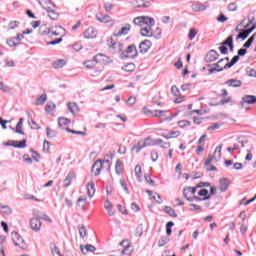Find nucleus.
<instances>
[{
    "mask_svg": "<svg viewBox=\"0 0 256 256\" xmlns=\"http://www.w3.org/2000/svg\"><path fill=\"white\" fill-rule=\"evenodd\" d=\"M160 143H163L162 139L152 140L151 137H147L146 139L139 141L136 145H134L132 147V151H136V153H139L141 149H145V147L160 145Z\"/></svg>",
    "mask_w": 256,
    "mask_h": 256,
    "instance_id": "f257e3e1",
    "label": "nucleus"
},
{
    "mask_svg": "<svg viewBox=\"0 0 256 256\" xmlns=\"http://www.w3.org/2000/svg\"><path fill=\"white\" fill-rule=\"evenodd\" d=\"M111 167V164L109 163V160H97L93 165H92V173H94L95 177H97L98 175L101 174V169H103V167Z\"/></svg>",
    "mask_w": 256,
    "mask_h": 256,
    "instance_id": "f03ea898",
    "label": "nucleus"
},
{
    "mask_svg": "<svg viewBox=\"0 0 256 256\" xmlns=\"http://www.w3.org/2000/svg\"><path fill=\"white\" fill-rule=\"evenodd\" d=\"M109 51L112 54L115 53H122L123 54V49L124 45L121 42H110L108 43Z\"/></svg>",
    "mask_w": 256,
    "mask_h": 256,
    "instance_id": "7ed1b4c3",
    "label": "nucleus"
},
{
    "mask_svg": "<svg viewBox=\"0 0 256 256\" xmlns=\"http://www.w3.org/2000/svg\"><path fill=\"white\" fill-rule=\"evenodd\" d=\"M11 237H12V241H13L14 245H16V247H19L20 249L25 248V240L23 239V237H21L19 235V233L12 232Z\"/></svg>",
    "mask_w": 256,
    "mask_h": 256,
    "instance_id": "20e7f679",
    "label": "nucleus"
},
{
    "mask_svg": "<svg viewBox=\"0 0 256 256\" xmlns=\"http://www.w3.org/2000/svg\"><path fill=\"white\" fill-rule=\"evenodd\" d=\"M137 57V47L132 44L130 46H128L125 50V48H123L122 50V57Z\"/></svg>",
    "mask_w": 256,
    "mask_h": 256,
    "instance_id": "39448f33",
    "label": "nucleus"
},
{
    "mask_svg": "<svg viewBox=\"0 0 256 256\" xmlns=\"http://www.w3.org/2000/svg\"><path fill=\"white\" fill-rule=\"evenodd\" d=\"M120 247H124L121 251V255H131L133 253V249H131V244L129 240H123L119 243Z\"/></svg>",
    "mask_w": 256,
    "mask_h": 256,
    "instance_id": "423d86ee",
    "label": "nucleus"
},
{
    "mask_svg": "<svg viewBox=\"0 0 256 256\" xmlns=\"http://www.w3.org/2000/svg\"><path fill=\"white\" fill-rule=\"evenodd\" d=\"M39 5L42 6V9L47 11L48 17H50V19H52V21H57V19H59V14L57 12H55L54 10H51V8H49V7H45L43 5V3H41V2H39Z\"/></svg>",
    "mask_w": 256,
    "mask_h": 256,
    "instance_id": "0eeeda50",
    "label": "nucleus"
},
{
    "mask_svg": "<svg viewBox=\"0 0 256 256\" xmlns=\"http://www.w3.org/2000/svg\"><path fill=\"white\" fill-rule=\"evenodd\" d=\"M30 227L32 231H35L36 233L41 231V220H39V218H32L30 220Z\"/></svg>",
    "mask_w": 256,
    "mask_h": 256,
    "instance_id": "6e6552de",
    "label": "nucleus"
},
{
    "mask_svg": "<svg viewBox=\"0 0 256 256\" xmlns=\"http://www.w3.org/2000/svg\"><path fill=\"white\" fill-rule=\"evenodd\" d=\"M245 103H247L248 105H253L256 103V96L254 95H245L242 98V101L240 102L241 107H243V105H245Z\"/></svg>",
    "mask_w": 256,
    "mask_h": 256,
    "instance_id": "1a4fd4ad",
    "label": "nucleus"
},
{
    "mask_svg": "<svg viewBox=\"0 0 256 256\" xmlns=\"http://www.w3.org/2000/svg\"><path fill=\"white\" fill-rule=\"evenodd\" d=\"M97 37V30L93 26L88 27V29L84 32L85 39H95Z\"/></svg>",
    "mask_w": 256,
    "mask_h": 256,
    "instance_id": "9d476101",
    "label": "nucleus"
},
{
    "mask_svg": "<svg viewBox=\"0 0 256 256\" xmlns=\"http://www.w3.org/2000/svg\"><path fill=\"white\" fill-rule=\"evenodd\" d=\"M151 45H153V43H151V40L142 41L139 45L140 53H147V51L151 49Z\"/></svg>",
    "mask_w": 256,
    "mask_h": 256,
    "instance_id": "9b49d317",
    "label": "nucleus"
},
{
    "mask_svg": "<svg viewBox=\"0 0 256 256\" xmlns=\"http://www.w3.org/2000/svg\"><path fill=\"white\" fill-rule=\"evenodd\" d=\"M220 191L221 193H225L227 189H229V185H231V181L227 178H220L219 179Z\"/></svg>",
    "mask_w": 256,
    "mask_h": 256,
    "instance_id": "f8f14e48",
    "label": "nucleus"
},
{
    "mask_svg": "<svg viewBox=\"0 0 256 256\" xmlns=\"http://www.w3.org/2000/svg\"><path fill=\"white\" fill-rule=\"evenodd\" d=\"M219 59V53L215 50H210L206 56L207 63H213V61H217Z\"/></svg>",
    "mask_w": 256,
    "mask_h": 256,
    "instance_id": "ddd939ff",
    "label": "nucleus"
},
{
    "mask_svg": "<svg viewBox=\"0 0 256 256\" xmlns=\"http://www.w3.org/2000/svg\"><path fill=\"white\" fill-rule=\"evenodd\" d=\"M18 141L10 140V147H15L16 149H25L27 147V140H22L19 144Z\"/></svg>",
    "mask_w": 256,
    "mask_h": 256,
    "instance_id": "4468645a",
    "label": "nucleus"
},
{
    "mask_svg": "<svg viewBox=\"0 0 256 256\" xmlns=\"http://www.w3.org/2000/svg\"><path fill=\"white\" fill-rule=\"evenodd\" d=\"M151 27L153 26L149 25L140 29V34L142 35V37H153V30L151 29Z\"/></svg>",
    "mask_w": 256,
    "mask_h": 256,
    "instance_id": "2eb2a0df",
    "label": "nucleus"
},
{
    "mask_svg": "<svg viewBox=\"0 0 256 256\" xmlns=\"http://www.w3.org/2000/svg\"><path fill=\"white\" fill-rule=\"evenodd\" d=\"M191 9H192V11H194V13H199L201 11H205L207 9V6H205L199 2H196V3L192 4Z\"/></svg>",
    "mask_w": 256,
    "mask_h": 256,
    "instance_id": "dca6fc26",
    "label": "nucleus"
},
{
    "mask_svg": "<svg viewBox=\"0 0 256 256\" xmlns=\"http://www.w3.org/2000/svg\"><path fill=\"white\" fill-rule=\"evenodd\" d=\"M87 193H88V197L90 199H93V197H95V183L94 182H89L87 184Z\"/></svg>",
    "mask_w": 256,
    "mask_h": 256,
    "instance_id": "f3484780",
    "label": "nucleus"
},
{
    "mask_svg": "<svg viewBox=\"0 0 256 256\" xmlns=\"http://www.w3.org/2000/svg\"><path fill=\"white\" fill-rule=\"evenodd\" d=\"M75 179V173L74 172H69L66 178L64 179V184L63 186L67 189L71 185V181Z\"/></svg>",
    "mask_w": 256,
    "mask_h": 256,
    "instance_id": "a211bd4d",
    "label": "nucleus"
},
{
    "mask_svg": "<svg viewBox=\"0 0 256 256\" xmlns=\"http://www.w3.org/2000/svg\"><path fill=\"white\" fill-rule=\"evenodd\" d=\"M80 249H81L83 255H87V253H89V252L93 253V251L97 250V248H95V246H93L91 244L85 245L84 248H83V246H80Z\"/></svg>",
    "mask_w": 256,
    "mask_h": 256,
    "instance_id": "6ab92c4d",
    "label": "nucleus"
},
{
    "mask_svg": "<svg viewBox=\"0 0 256 256\" xmlns=\"http://www.w3.org/2000/svg\"><path fill=\"white\" fill-rule=\"evenodd\" d=\"M104 208L106 209V211H108V215H110V217H113V215H115V211H113V204L108 199L104 203Z\"/></svg>",
    "mask_w": 256,
    "mask_h": 256,
    "instance_id": "aec40b11",
    "label": "nucleus"
},
{
    "mask_svg": "<svg viewBox=\"0 0 256 256\" xmlns=\"http://www.w3.org/2000/svg\"><path fill=\"white\" fill-rule=\"evenodd\" d=\"M68 110L72 113V115H75V113H79V105L75 102H69L67 104Z\"/></svg>",
    "mask_w": 256,
    "mask_h": 256,
    "instance_id": "412c9836",
    "label": "nucleus"
},
{
    "mask_svg": "<svg viewBox=\"0 0 256 256\" xmlns=\"http://www.w3.org/2000/svg\"><path fill=\"white\" fill-rule=\"evenodd\" d=\"M226 85H228V87H241V85H243V82L237 79H229L226 81Z\"/></svg>",
    "mask_w": 256,
    "mask_h": 256,
    "instance_id": "4be33fe9",
    "label": "nucleus"
},
{
    "mask_svg": "<svg viewBox=\"0 0 256 256\" xmlns=\"http://www.w3.org/2000/svg\"><path fill=\"white\" fill-rule=\"evenodd\" d=\"M129 31H131V24H126L118 31L117 36L121 37V35H127Z\"/></svg>",
    "mask_w": 256,
    "mask_h": 256,
    "instance_id": "5701e85b",
    "label": "nucleus"
},
{
    "mask_svg": "<svg viewBox=\"0 0 256 256\" xmlns=\"http://www.w3.org/2000/svg\"><path fill=\"white\" fill-rule=\"evenodd\" d=\"M107 59L109 58L104 54H97L96 56H94V61L96 63H107Z\"/></svg>",
    "mask_w": 256,
    "mask_h": 256,
    "instance_id": "b1692460",
    "label": "nucleus"
},
{
    "mask_svg": "<svg viewBox=\"0 0 256 256\" xmlns=\"http://www.w3.org/2000/svg\"><path fill=\"white\" fill-rule=\"evenodd\" d=\"M0 213H3V215H11V213H13V209L8 205L3 206L0 204Z\"/></svg>",
    "mask_w": 256,
    "mask_h": 256,
    "instance_id": "393cba45",
    "label": "nucleus"
},
{
    "mask_svg": "<svg viewBox=\"0 0 256 256\" xmlns=\"http://www.w3.org/2000/svg\"><path fill=\"white\" fill-rule=\"evenodd\" d=\"M21 129H23V118L19 119L15 128V133H18L19 135H25V132H23Z\"/></svg>",
    "mask_w": 256,
    "mask_h": 256,
    "instance_id": "a878e982",
    "label": "nucleus"
},
{
    "mask_svg": "<svg viewBox=\"0 0 256 256\" xmlns=\"http://www.w3.org/2000/svg\"><path fill=\"white\" fill-rule=\"evenodd\" d=\"M142 19H144V25H146V27L150 26H154L155 25V19L149 17V16H141Z\"/></svg>",
    "mask_w": 256,
    "mask_h": 256,
    "instance_id": "bb28decb",
    "label": "nucleus"
},
{
    "mask_svg": "<svg viewBox=\"0 0 256 256\" xmlns=\"http://www.w3.org/2000/svg\"><path fill=\"white\" fill-rule=\"evenodd\" d=\"M209 199H211V195H208V196L203 197V198L193 196L191 198H187V201H189L191 203L193 201H209Z\"/></svg>",
    "mask_w": 256,
    "mask_h": 256,
    "instance_id": "cd10ccee",
    "label": "nucleus"
},
{
    "mask_svg": "<svg viewBox=\"0 0 256 256\" xmlns=\"http://www.w3.org/2000/svg\"><path fill=\"white\" fill-rule=\"evenodd\" d=\"M164 212L167 213L170 217H177V212H175V209L165 206L164 207Z\"/></svg>",
    "mask_w": 256,
    "mask_h": 256,
    "instance_id": "c85d7f7f",
    "label": "nucleus"
},
{
    "mask_svg": "<svg viewBox=\"0 0 256 256\" xmlns=\"http://www.w3.org/2000/svg\"><path fill=\"white\" fill-rule=\"evenodd\" d=\"M115 172L117 175H121L123 172V162H120L119 160L116 161Z\"/></svg>",
    "mask_w": 256,
    "mask_h": 256,
    "instance_id": "c756f323",
    "label": "nucleus"
},
{
    "mask_svg": "<svg viewBox=\"0 0 256 256\" xmlns=\"http://www.w3.org/2000/svg\"><path fill=\"white\" fill-rule=\"evenodd\" d=\"M144 19L145 18H142V16L136 17V18H134L133 23H134V25H137L138 27H143V25H145Z\"/></svg>",
    "mask_w": 256,
    "mask_h": 256,
    "instance_id": "7c9ffc66",
    "label": "nucleus"
},
{
    "mask_svg": "<svg viewBox=\"0 0 256 256\" xmlns=\"http://www.w3.org/2000/svg\"><path fill=\"white\" fill-rule=\"evenodd\" d=\"M71 123V120L67 118H59L58 119V125L59 127H66V125H69Z\"/></svg>",
    "mask_w": 256,
    "mask_h": 256,
    "instance_id": "2f4dec72",
    "label": "nucleus"
},
{
    "mask_svg": "<svg viewBox=\"0 0 256 256\" xmlns=\"http://www.w3.org/2000/svg\"><path fill=\"white\" fill-rule=\"evenodd\" d=\"M83 65H85V67H86L87 69H93V67H95V66L97 65V62L95 61V59H93V60H88V61H85V62L83 63Z\"/></svg>",
    "mask_w": 256,
    "mask_h": 256,
    "instance_id": "473e14b6",
    "label": "nucleus"
},
{
    "mask_svg": "<svg viewBox=\"0 0 256 256\" xmlns=\"http://www.w3.org/2000/svg\"><path fill=\"white\" fill-rule=\"evenodd\" d=\"M46 135H47L48 139H53V138L57 137V131L51 130L50 128H46Z\"/></svg>",
    "mask_w": 256,
    "mask_h": 256,
    "instance_id": "72a5a7b5",
    "label": "nucleus"
},
{
    "mask_svg": "<svg viewBox=\"0 0 256 256\" xmlns=\"http://www.w3.org/2000/svg\"><path fill=\"white\" fill-rule=\"evenodd\" d=\"M47 101V94H42L39 98L36 99V105H44Z\"/></svg>",
    "mask_w": 256,
    "mask_h": 256,
    "instance_id": "f704fd0d",
    "label": "nucleus"
},
{
    "mask_svg": "<svg viewBox=\"0 0 256 256\" xmlns=\"http://www.w3.org/2000/svg\"><path fill=\"white\" fill-rule=\"evenodd\" d=\"M134 173H135L137 180L141 183V175H142L141 166L136 165V167L134 169Z\"/></svg>",
    "mask_w": 256,
    "mask_h": 256,
    "instance_id": "c9c22d12",
    "label": "nucleus"
},
{
    "mask_svg": "<svg viewBox=\"0 0 256 256\" xmlns=\"http://www.w3.org/2000/svg\"><path fill=\"white\" fill-rule=\"evenodd\" d=\"M51 253L53 256H61V251H59V248L55 244L51 245Z\"/></svg>",
    "mask_w": 256,
    "mask_h": 256,
    "instance_id": "e433bc0d",
    "label": "nucleus"
},
{
    "mask_svg": "<svg viewBox=\"0 0 256 256\" xmlns=\"http://www.w3.org/2000/svg\"><path fill=\"white\" fill-rule=\"evenodd\" d=\"M178 125L179 127H181V129H185V127H191V121L189 120L178 121Z\"/></svg>",
    "mask_w": 256,
    "mask_h": 256,
    "instance_id": "4c0bfd02",
    "label": "nucleus"
},
{
    "mask_svg": "<svg viewBox=\"0 0 256 256\" xmlns=\"http://www.w3.org/2000/svg\"><path fill=\"white\" fill-rule=\"evenodd\" d=\"M53 66L55 67V69H59L61 67H65V60L59 59V60H57V61H55L53 63Z\"/></svg>",
    "mask_w": 256,
    "mask_h": 256,
    "instance_id": "58836bf2",
    "label": "nucleus"
},
{
    "mask_svg": "<svg viewBox=\"0 0 256 256\" xmlns=\"http://www.w3.org/2000/svg\"><path fill=\"white\" fill-rule=\"evenodd\" d=\"M247 37H249L247 30H243L236 36V39H242L243 41H245V39H247Z\"/></svg>",
    "mask_w": 256,
    "mask_h": 256,
    "instance_id": "ea45409f",
    "label": "nucleus"
},
{
    "mask_svg": "<svg viewBox=\"0 0 256 256\" xmlns=\"http://www.w3.org/2000/svg\"><path fill=\"white\" fill-rule=\"evenodd\" d=\"M169 243V237L163 236L159 241H158V247H164V245H167Z\"/></svg>",
    "mask_w": 256,
    "mask_h": 256,
    "instance_id": "a19ab883",
    "label": "nucleus"
},
{
    "mask_svg": "<svg viewBox=\"0 0 256 256\" xmlns=\"http://www.w3.org/2000/svg\"><path fill=\"white\" fill-rule=\"evenodd\" d=\"M216 69H225V59H220L217 63L214 64Z\"/></svg>",
    "mask_w": 256,
    "mask_h": 256,
    "instance_id": "79ce46f5",
    "label": "nucleus"
},
{
    "mask_svg": "<svg viewBox=\"0 0 256 256\" xmlns=\"http://www.w3.org/2000/svg\"><path fill=\"white\" fill-rule=\"evenodd\" d=\"M40 35H51V30L47 26H41Z\"/></svg>",
    "mask_w": 256,
    "mask_h": 256,
    "instance_id": "37998d69",
    "label": "nucleus"
},
{
    "mask_svg": "<svg viewBox=\"0 0 256 256\" xmlns=\"http://www.w3.org/2000/svg\"><path fill=\"white\" fill-rule=\"evenodd\" d=\"M97 21H99L100 23H109V21H111V17L109 16H103V17H99L96 16Z\"/></svg>",
    "mask_w": 256,
    "mask_h": 256,
    "instance_id": "c03bdc74",
    "label": "nucleus"
},
{
    "mask_svg": "<svg viewBox=\"0 0 256 256\" xmlns=\"http://www.w3.org/2000/svg\"><path fill=\"white\" fill-rule=\"evenodd\" d=\"M79 235L84 239L87 236V229L82 225L81 227H78Z\"/></svg>",
    "mask_w": 256,
    "mask_h": 256,
    "instance_id": "a18cd8bd",
    "label": "nucleus"
},
{
    "mask_svg": "<svg viewBox=\"0 0 256 256\" xmlns=\"http://www.w3.org/2000/svg\"><path fill=\"white\" fill-rule=\"evenodd\" d=\"M15 41H17L16 38L12 37L7 40V45H9L10 47H17V45H19V43L15 42Z\"/></svg>",
    "mask_w": 256,
    "mask_h": 256,
    "instance_id": "49530a36",
    "label": "nucleus"
},
{
    "mask_svg": "<svg viewBox=\"0 0 256 256\" xmlns=\"http://www.w3.org/2000/svg\"><path fill=\"white\" fill-rule=\"evenodd\" d=\"M196 35H197V30L195 28H191L188 34V38L190 39V41H193Z\"/></svg>",
    "mask_w": 256,
    "mask_h": 256,
    "instance_id": "de8ad7c7",
    "label": "nucleus"
},
{
    "mask_svg": "<svg viewBox=\"0 0 256 256\" xmlns=\"http://www.w3.org/2000/svg\"><path fill=\"white\" fill-rule=\"evenodd\" d=\"M0 91H3V93H9V91H11V88H9L7 84L0 82Z\"/></svg>",
    "mask_w": 256,
    "mask_h": 256,
    "instance_id": "09e8293b",
    "label": "nucleus"
},
{
    "mask_svg": "<svg viewBox=\"0 0 256 256\" xmlns=\"http://www.w3.org/2000/svg\"><path fill=\"white\" fill-rule=\"evenodd\" d=\"M231 43H233V35H230L226 40H224L221 45L223 47L229 46Z\"/></svg>",
    "mask_w": 256,
    "mask_h": 256,
    "instance_id": "8fccbe9b",
    "label": "nucleus"
},
{
    "mask_svg": "<svg viewBox=\"0 0 256 256\" xmlns=\"http://www.w3.org/2000/svg\"><path fill=\"white\" fill-rule=\"evenodd\" d=\"M227 9H228V11L235 12V11H237V9H239V7L237 6V4L235 2H232V3L228 4Z\"/></svg>",
    "mask_w": 256,
    "mask_h": 256,
    "instance_id": "3c124183",
    "label": "nucleus"
},
{
    "mask_svg": "<svg viewBox=\"0 0 256 256\" xmlns=\"http://www.w3.org/2000/svg\"><path fill=\"white\" fill-rule=\"evenodd\" d=\"M37 217H39V219H43V221H48V223H51L53 221L45 213H40L39 215H37Z\"/></svg>",
    "mask_w": 256,
    "mask_h": 256,
    "instance_id": "603ef678",
    "label": "nucleus"
},
{
    "mask_svg": "<svg viewBox=\"0 0 256 256\" xmlns=\"http://www.w3.org/2000/svg\"><path fill=\"white\" fill-rule=\"evenodd\" d=\"M173 225H175V223H173L171 221L166 224V233H167V235H171V233H172L171 228L173 227Z\"/></svg>",
    "mask_w": 256,
    "mask_h": 256,
    "instance_id": "864d4df0",
    "label": "nucleus"
},
{
    "mask_svg": "<svg viewBox=\"0 0 256 256\" xmlns=\"http://www.w3.org/2000/svg\"><path fill=\"white\" fill-rule=\"evenodd\" d=\"M120 185H121L122 189H124L126 195H129V188H127V183H125V180L121 179Z\"/></svg>",
    "mask_w": 256,
    "mask_h": 256,
    "instance_id": "5fc2aeb1",
    "label": "nucleus"
},
{
    "mask_svg": "<svg viewBox=\"0 0 256 256\" xmlns=\"http://www.w3.org/2000/svg\"><path fill=\"white\" fill-rule=\"evenodd\" d=\"M199 197H209V190L208 189H201L198 192Z\"/></svg>",
    "mask_w": 256,
    "mask_h": 256,
    "instance_id": "6e6d98bb",
    "label": "nucleus"
},
{
    "mask_svg": "<svg viewBox=\"0 0 256 256\" xmlns=\"http://www.w3.org/2000/svg\"><path fill=\"white\" fill-rule=\"evenodd\" d=\"M137 101V98L133 97V96H130L127 100H126V103L127 105H130V106H133L135 105Z\"/></svg>",
    "mask_w": 256,
    "mask_h": 256,
    "instance_id": "4d7b16f0",
    "label": "nucleus"
},
{
    "mask_svg": "<svg viewBox=\"0 0 256 256\" xmlns=\"http://www.w3.org/2000/svg\"><path fill=\"white\" fill-rule=\"evenodd\" d=\"M154 39H161V28L157 27L156 31L153 32Z\"/></svg>",
    "mask_w": 256,
    "mask_h": 256,
    "instance_id": "13d9d810",
    "label": "nucleus"
},
{
    "mask_svg": "<svg viewBox=\"0 0 256 256\" xmlns=\"http://www.w3.org/2000/svg\"><path fill=\"white\" fill-rule=\"evenodd\" d=\"M57 106L55 105V103H48L46 105V111L49 113L51 111H54V109L56 108Z\"/></svg>",
    "mask_w": 256,
    "mask_h": 256,
    "instance_id": "bf43d9fd",
    "label": "nucleus"
},
{
    "mask_svg": "<svg viewBox=\"0 0 256 256\" xmlns=\"http://www.w3.org/2000/svg\"><path fill=\"white\" fill-rule=\"evenodd\" d=\"M221 149H223V144H220L218 147H216L214 152L218 159H220L221 157Z\"/></svg>",
    "mask_w": 256,
    "mask_h": 256,
    "instance_id": "052dcab7",
    "label": "nucleus"
},
{
    "mask_svg": "<svg viewBox=\"0 0 256 256\" xmlns=\"http://www.w3.org/2000/svg\"><path fill=\"white\" fill-rule=\"evenodd\" d=\"M238 143L241 145L242 148H244L245 145L249 143V140H247V138H238Z\"/></svg>",
    "mask_w": 256,
    "mask_h": 256,
    "instance_id": "680f3d73",
    "label": "nucleus"
},
{
    "mask_svg": "<svg viewBox=\"0 0 256 256\" xmlns=\"http://www.w3.org/2000/svg\"><path fill=\"white\" fill-rule=\"evenodd\" d=\"M138 8L144 7H151V2L150 1H141V3L137 6Z\"/></svg>",
    "mask_w": 256,
    "mask_h": 256,
    "instance_id": "e2e57ef3",
    "label": "nucleus"
},
{
    "mask_svg": "<svg viewBox=\"0 0 256 256\" xmlns=\"http://www.w3.org/2000/svg\"><path fill=\"white\" fill-rule=\"evenodd\" d=\"M135 70V64H127L124 66V71L131 72Z\"/></svg>",
    "mask_w": 256,
    "mask_h": 256,
    "instance_id": "0e129e2a",
    "label": "nucleus"
},
{
    "mask_svg": "<svg viewBox=\"0 0 256 256\" xmlns=\"http://www.w3.org/2000/svg\"><path fill=\"white\" fill-rule=\"evenodd\" d=\"M196 187H198V189H201L203 187H211V183H209V182H200L196 185Z\"/></svg>",
    "mask_w": 256,
    "mask_h": 256,
    "instance_id": "69168bd1",
    "label": "nucleus"
},
{
    "mask_svg": "<svg viewBox=\"0 0 256 256\" xmlns=\"http://www.w3.org/2000/svg\"><path fill=\"white\" fill-rule=\"evenodd\" d=\"M61 41H63V38H58L56 40L47 42V45H59V43H61Z\"/></svg>",
    "mask_w": 256,
    "mask_h": 256,
    "instance_id": "338daca9",
    "label": "nucleus"
},
{
    "mask_svg": "<svg viewBox=\"0 0 256 256\" xmlns=\"http://www.w3.org/2000/svg\"><path fill=\"white\" fill-rule=\"evenodd\" d=\"M19 27V22L13 21L9 23V29H17Z\"/></svg>",
    "mask_w": 256,
    "mask_h": 256,
    "instance_id": "774afa93",
    "label": "nucleus"
}]
</instances>
